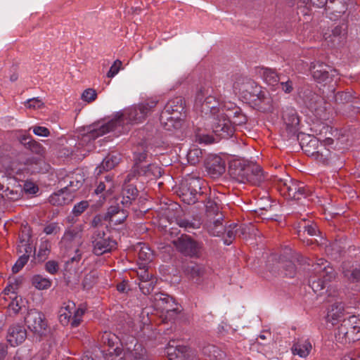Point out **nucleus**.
Masks as SVG:
<instances>
[{
  "label": "nucleus",
  "mask_w": 360,
  "mask_h": 360,
  "mask_svg": "<svg viewBox=\"0 0 360 360\" xmlns=\"http://www.w3.org/2000/svg\"><path fill=\"white\" fill-rule=\"evenodd\" d=\"M157 103V101L149 99L136 106L129 108L125 113L117 112L110 121L101 125L98 124L96 127H94L89 133L84 135L82 142L95 140L100 136L115 131L117 127L124 124L125 117L131 122H141L153 110Z\"/></svg>",
  "instance_id": "f257e3e1"
},
{
  "label": "nucleus",
  "mask_w": 360,
  "mask_h": 360,
  "mask_svg": "<svg viewBox=\"0 0 360 360\" xmlns=\"http://www.w3.org/2000/svg\"><path fill=\"white\" fill-rule=\"evenodd\" d=\"M185 110V101L181 96L170 99L160 116L163 128L169 131L179 129L182 126V114Z\"/></svg>",
  "instance_id": "f03ea898"
},
{
  "label": "nucleus",
  "mask_w": 360,
  "mask_h": 360,
  "mask_svg": "<svg viewBox=\"0 0 360 360\" xmlns=\"http://www.w3.org/2000/svg\"><path fill=\"white\" fill-rule=\"evenodd\" d=\"M336 277V272L329 262L323 258L317 259L312 264V274L309 283L315 293L321 295L326 284Z\"/></svg>",
  "instance_id": "7ed1b4c3"
},
{
  "label": "nucleus",
  "mask_w": 360,
  "mask_h": 360,
  "mask_svg": "<svg viewBox=\"0 0 360 360\" xmlns=\"http://www.w3.org/2000/svg\"><path fill=\"white\" fill-rule=\"evenodd\" d=\"M335 341L342 345H349L360 340V316H350L338 326L335 334Z\"/></svg>",
  "instance_id": "20e7f679"
},
{
  "label": "nucleus",
  "mask_w": 360,
  "mask_h": 360,
  "mask_svg": "<svg viewBox=\"0 0 360 360\" xmlns=\"http://www.w3.org/2000/svg\"><path fill=\"white\" fill-rule=\"evenodd\" d=\"M215 199L209 198L205 202V227L210 235H220L224 231V216Z\"/></svg>",
  "instance_id": "39448f33"
},
{
  "label": "nucleus",
  "mask_w": 360,
  "mask_h": 360,
  "mask_svg": "<svg viewBox=\"0 0 360 360\" xmlns=\"http://www.w3.org/2000/svg\"><path fill=\"white\" fill-rule=\"evenodd\" d=\"M203 182L200 178L191 175L182 180L179 186V195L182 200L188 205L198 201L203 194L202 191Z\"/></svg>",
  "instance_id": "423d86ee"
},
{
  "label": "nucleus",
  "mask_w": 360,
  "mask_h": 360,
  "mask_svg": "<svg viewBox=\"0 0 360 360\" xmlns=\"http://www.w3.org/2000/svg\"><path fill=\"white\" fill-rule=\"evenodd\" d=\"M219 101L215 97L208 95V91L200 89L195 99L194 108L202 117L212 118L221 110L219 108Z\"/></svg>",
  "instance_id": "0eeeda50"
},
{
  "label": "nucleus",
  "mask_w": 360,
  "mask_h": 360,
  "mask_svg": "<svg viewBox=\"0 0 360 360\" xmlns=\"http://www.w3.org/2000/svg\"><path fill=\"white\" fill-rule=\"evenodd\" d=\"M277 186L281 193L289 198L299 200L311 195L312 191L303 183L292 179H279Z\"/></svg>",
  "instance_id": "6e6552de"
},
{
  "label": "nucleus",
  "mask_w": 360,
  "mask_h": 360,
  "mask_svg": "<svg viewBox=\"0 0 360 360\" xmlns=\"http://www.w3.org/2000/svg\"><path fill=\"white\" fill-rule=\"evenodd\" d=\"M91 243L93 252L96 255H102L116 248L117 243L110 236H107L104 231L96 229L92 234Z\"/></svg>",
  "instance_id": "1a4fd4ad"
},
{
  "label": "nucleus",
  "mask_w": 360,
  "mask_h": 360,
  "mask_svg": "<svg viewBox=\"0 0 360 360\" xmlns=\"http://www.w3.org/2000/svg\"><path fill=\"white\" fill-rule=\"evenodd\" d=\"M212 119V129L216 136L221 139H229L233 135L234 126L229 117L223 110Z\"/></svg>",
  "instance_id": "9d476101"
},
{
  "label": "nucleus",
  "mask_w": 360,
  "mask_h": 360,
  "mask_svg": "<svg viewBox=\"0 0 360 360\" xmlns=\"http://www.w3.org/2000/svg\"><path fill=\"white\" fill-rule=\"evenodd\" d=\"M25 321L28 328L39 336L44 335L48 332L45 316L37 309H30L25 317Z\"/></svg>",
  "instance_id": "9b49d317"
},
{
  "label": "nucleus",
  "mask_w": 360,
  "mask_h": 360,
  "mask_svg": "<svg viewBox=\"0 0 360 360\" xmlns=\"http://www.w3.org/2000/svg\"><path fill=\"white\" fill-rule=\"evenodd\" d=\"M235 91H238L245 98L252 100L259 93L260 86L247 77L238 76L233 85Z\"/></svg>",
  "instance_id": "f8f14e48"
},
{
  "label": "nucleus",
  "mask_w": 360,
  "mask_h": 360,
  "mask_svg": "<svg viewBox=\"0 0 360 360\" xmlns=\"http://www.w3.org/2000/svg\"><path fill=\"white\" fill-rule=\"evenodd\" d=\"M172 243L177 250L186 256H196L200 249L199 243L187 235H181Z\"/></svg>",
  "instance_id": "ddd939ff"
},
{
  "label": "nucleus",
  "mask_w": 360,
  "mask_h": 360,
  "mask_svg": "<svg viewBox=\"0 0 360 360\" xmlns=\"http://www.w3.org/2000/svg\"><path fill=\"white\" fill-rule=\"evenodd\" d=\"M165 354L169 360H195V356L188 347L175 345L174 340L168 343Z\"/></svg>",
  "instance_id": "4468645a"
},
{
  "label": "nucleus",
  "mask_w": 360,
  "mask_h": 360,
  "mask_svg": "<svg viewBox=\"0 0 360 360\" xmlns=\"http://www.w3.org/2000/svg\"><path fill=\"white\" fill-rule=\"evenodd\" d=\"M248 163H245L239 160H235L230 163L229 167V174L231 178L238 183H247V175L248 172H252L255 168H248Z\"/></svg>",
  "instance_id": "2eb2a0df"
},
{
  "label": "nucleus",
  "mask_w": 360,
  "mask_h": 360,
  "mask_svg": "<svg viewBox=\"0 0 360 360\" xmlns=\"http://www.w3.org/2000/svg\"><path fill=\"white\" fill-rule=\"evenodd\" d=\"M294 261H297L299 263H302V257L301 255L297 252H294L291 255L290 260L283 259L279 258V261L277 262L276 266L271 267V270L275 271L277 269H282L284 276L289 278H294L297 274V269L294 264Z\"/></svg>",
  "instance_id": "dca6fc26"
},
{
  "label": "nucleus",
  "mask_w": 360,
  "mask_h": 360,
  "mask_svg": "<svg viewBox=\"0 0 360 360\" xmlns=\"http://www.w3.org/2000/svg\"><path fill=\"white\" fill-rule=\"evenodd\" d=\"M331 68L321 62L311 63L310 71L315 81L319 83H328L330 80V70Z\"/></svg>",
  "instance_id": "f3484780"
},
{
  "label": "nucleus",
  "mask_w": 360,
  "mask_h": 360,
  "mask_svg": "<svg viewBox=\"0 0 360 360\" xmlns=\"http://www.w3.org/2000/svg\"><path fill=\"white\" fill-rule=\"evenodd\" d=\"M27 338V330L20 324H14L9 327L7 334V341L13 346H17L23 342Z\"/></svg>",
  "instance_id": "a211bd4d"
},
{
  "label": "nucleus",
  "mask_w": 360,
  "mask_h": 360,
  "mask_svg": "<svg viewBox=\"0 0 360 360\" xmlns=\"http://www.w3.org/2000/svg\"><path fill=\"white\" fill-rule=\"evenodd\" d=\"M304 101L307 108L311 111L318 113L326 109L324 98L311 91L309 90L304 92Z\"/></svg>",
  "instance_id": "6ab92c4d"
},
{
  "label": "nucleus",
  "mask_w": 360,
  "mask_h": 360,
  "mask_svg": "<svg viewBox=\"0 0 360 360\" xmlns=\"http://www.w3.org/2000/svg\"><path fill=\"white\" fill-rule=\"evenodd\" d=\"M209 174L213 178H217L225 172V162L219 156L210 158L205 163Z\"/></svg>",
  "instance_id": "aec40b11"
},
{
  "label": "nucleus",
  "mask_w": 360,
  "mask_h": 360,
  "mask_svg": "<svg viewBox=\"0 0 360 360\" xmlns=\"http://www.w3.org/2000/svg\"><path fill=\"white\" fill-rule=\"evenodd\" d=\"M282 118L288 129L290 131H295L300 124V118L297 111L292 107H286L282 115Z\"/></svg>",
  "instance_id": "412c9836"
},
{
  "label": "nucleus",
  "mask_w": 360,
  "mask_h": 360,
  "mask_svg": "<svg viewBox=\"0 0 360 360\" xmlns=\"http://www.w3.org/2000/svg\"><path fill=\"white\" fill-rule=\"evenodd\" d=\"M84 181V175L83 172H78L74 173L72 175L68 176L64 182L66 184L63 189L67 193H73L79 189L83 185Z\"/></svg>",
  "instance_id": "4be33fe9"
},
{
  "label": "nucleus",
  "mask_w": 360,
  "mask_h": 360,
  "mask_svg": "<svg viewBox=\"0 0 360 360\" xmlns=\"http://www.w3.org/2000/svg\"><path fill=\"white\" fill-rule=\"evenodd\" d=\"M347 25L341 24L337 25L333 30L332 33L326 38L333 46H339L344 42L347 38Z\"/></svg>",
  "instance_id": "5701e85b"
},
{
  "label": "nucleus",
  "mask_w": 360,
  "mask_h": 360,
  "mask_svg": "<svg viewBox=\"0 0 360 360\" xmlns=\"http://www.w3.org/2000/svg\"><path fill=\"white\" fill-rule=\"evenodd\" d=\"M312 346L308 339L298 338L294 342L291 351L293 355H298L301 358H306L310 353Z\"/></svg>",
  "instance_id": "b1692460"
},
{
  "label": "nucleus",
  "mask_w": 360,
  "mask_h": 360,
  "mask_svg": "<svg viewBox=\"0 0 360 360\" xmlns=\"http://www.w3.org/2000/svg\"><path fill=\"white\" fill-rule=\"evenodd\" d=\"M255 168L252 172H248L247 175V183H250L255 186L260 185L266 179V175L262 171V167L255 163L249 162L248 168Z\"/></svg>",
  "instance_id": "393cba45"
},
{
  "label": "nucleus",
  "mask_w": 360,
  "mask_h": 360,
  "mask_svg": "<svg viewBox=\"0 0 360 360\" xmlns=\"http://www.w3.org/2000/svg\"><path fill=\"white\" fill-rule=\"evenodd\" d=\"M138 193L139 191L135 186L133 184H124L122 191V205L124 207H129L131 205L132 202L136 199Z\"/></svg>",
  "instance_id": "a878e982"
},
{
  "label": "nucleus",
  "mask_w": 360,
  "mask_h": 360,
  "mask_svg": "<svg viewBox=\"0 0 360 360\" xmlns=\"http://www.w3.org/2000/svg\"><path fill=\"white\" fill-rule=\"evenodd\" d=\"M259 93L255 98H252V101L255 103V105H258L260 108L264 110H271L272 108V99L266 90H263L260 86L259 90Z\"/></svg>",
  "instance_id": "bb28decb"
},
{
  "label": "nucleus",
  "mask_w": 360,
  "mask_h": 360,
  "mask_svg": "<svg viewBox=\"0 0 360 360\" xmlns=\"http://www.w3.org/2000/svg\"><path fill=\"white\" fill-rule=\"evenodd\" d=\"M259 73L262 77L264 82L271 86H275L278 84V82L281 79L280 76L278 75L276 71L274 69L268 68H262Z\"/></svg>",
  "instance_id": "cd10ccee"
},
{
  "label": "nucleus",
  "mask_w": 360,
  "mask_h": 360,
  "mask_svg": "<svg viewBox=\"0 0 360 360\" xmlns=\"http://www.w3.org/2000/svg\"><path fill=\"white\" fill-rule=\"evenodd\" d=\"M162 175V169L155 164H148L146 166L139 167V176H144L150 179L158 178Z\"/></svg>",
  "instance_id": "c85d7f7f"
},
{
  "label": "nucleus",
  "mask_w": 360,
  "mask_h": 360,
  "mask_svg": "<svg viewBox=\"0 0 360 360\" xmlns=\"http://www.w3.org/2000/svg\"><path fill=\"white\" fill-rule=\"evenodd\" d=\"M223 226L224 227V231L220 233V235H212L213 236H222L224 238V242L226 245H230L232 243L233 240L237 236V231H236V228L238 227L237 224H231L229 226L226 224L223 223Z\"/></svg>",
  "instance_id": "c756f323"
},
{
  "label": "nucleus",
  "mask_w": 360,
  "mask_h": 360,
  "mask_svg": "<svg viewBox=\"0 0 360 360\" xmlns=\"http://www.w3.org/2000/svg\"><path fill=\"white\" fill-rule=\"evenodd\" d=\"M68 193L61 188L58 193L51 195L49 198V202L53 205L62 206L65 204H68L72 200V196L70 195L66 197Z\"/></svg>",
  "instance_id": "7c9ffc66"
},
{
  "label": "nucleus",
  "mask_w": 360,
  "mask_h": 360,
  "mask_svg": "<svg viewBox=\"0 0 360 360\" xmlns=\"http://www.w3.org/2000/svg\"><path fill=\"white\" fill-rule=\"evenodd\" d=\"M356 98L352 89L344 91H338L335 95V101L337 105L342 106L345 104L353 103Z\"/></svg>",
  "instance_id": "2f4dec72"
},
{
  "label": "nucleus",
  "mask_w": 360,
  "mask_h": 360,
  "mask_svg": "<svg viewBox=\"0 0 360 360\" xmlns=\"http://www.w3.org/2000/svg\"><path fill=\"white\" fill-rule=\"evenodd\" d=\"M131 351H124L122 348L116 347L112 351L107 350L104 357L105 360H126L131 356Z\"/></svg>",
  "instance_id": "473e14b6"
},
{
  "label": "nucleus",
  "mask_w": 360,
  "mask_h": 360,
  "mask_svg": "<svg viewBox=\"0 0 360 360\" xmlns=\"http://www.w3.org/2000/svg\"><path fill=\"white\" fill-rule=\"evenodd\" d=\"M21 143L32 153L42 155L44 153V148L39 142L32 139L30 136H23L21 139Z\"/></svg>",
  "instance_id": "72a5a7b5"
},
{
  "label": "nucleus",
  "mask_w": 360,
  "mask_h": 360,
  "mask_svg": "<svg viewBox=\"0 0 360 360\" xmlns=\"http://www.w3.org/2000/svg\"><path fill=\"white\" fill-rule=\"evenodd\" d=\"M75 304L72 302H68L67 305L62 307L59 311V321L63 325H68L70 322L72 310L75 309Z\"/></svg>",
  "instance_id": "f704fd0d"
},
{
  "label": "nucleus",
  "mask_w": 360,
  "mask_h": 360,
  "mask_svg": "<svg viewBox=\"0 0 360 360\" xmlns=\"http://www.w3.org/2000/svg\"><path fill=\"white\" fill-rule=\"evenodd\" d=\"M148 151L143 144L138 146L134 151V166L139 167L141 163L146 160L148 157Z\"/></svg>",
  "instance_id": "c9c22d12"
},
{
  "label": "nucleus",
  "mask_w": 360,
  "mask_h": 360,
  "mask_svg": "<svg viewBox=\"0 0 360 360\" xmlns=\"http://www.w3.org/2000/svg\"><path fill=\"white\" fill-rule=\"evenodd\" d=\"M230 115H228L229 118H232V124L233 125H243L245 124L248 118L245 114L243 113L242 110L239 108H235L233 110L230 111Z\"/></svg>",
  "instance_id": "e433bc0d"
},
{
  "label": "nucleus",
  "mask_w": 360,
  "mask_h": 360,
  "mask_svg": "<svg viewBox=\"0 0 360 360\" xmlns=\"http://www.w3.org/2000/svg\"><path fill=\"white\" fill-rule=\"evenodd\" d=\"M298 230V236H304L305 233H307V235L313 236L316 235L317 232V226L316 224L313 222L304 221L303 223H301L299 226Z\"/></svg>",
  "instance_id": "4c0bfd02"
},
{
  "label": "nucleus",
  "mask_w": 360,
  "mask_h": 360,
  "mask_svg": "<svg viewBox=\"0 0 360 360\" xmlns=\"http://www.w3.org/2000/svg\"><path fill=\"white\" fill-rule=\"evenodd\" d=\"M138 258L145 265L153 260V252L148 245L143 244L138 251Z\"/></svg>",
  "instance_id": "58836bf2"
},
{
  "label": "nucleus",
  "mask_w": 360,
  "mask_h": 360,
  "mask_svg": "<svg viewBox=\"0 0 360 360\" xmlns=\"http://www.w3.org/2000/svg\"><path fill=\"white\" fill-rule=\"evenodd\" d=\"M51 281L41 275H34L32 278V284L38 290H46L51 286Z\"/></svg>",
  "instance_id": "ea45409f"
},
{
  "label": "nucleus",
  "mask_w": 360,
  "mask_h": 360,
  "mask_svg": "<svg viewBox=\"0 0 360 360\" xmlns=\"http://www.w3.org/2000/svg\"><path fill=\"white\" fill-rule=\"evenodd\" d=\"M117 163L118 160L117 157H106L101 165L96 167V174L99 175L103 171L112 169Z\"/></svg>",
  "instance_id": "a19ab883"
},
{
  "label": "nucleus",
  "mask_w": 360,
  "mask_h": 360,
  "mask_svg": "<svg viewBox=\"0 0 360 360\" xmlns=\"http://www.w3.org/2000/svg\"><path fill=\"white\" fill-rule=\"evenodd\" d=\"M186 271L193 279L198 280L205 274L204 267L198 264H191L187 266Z\"/></svg>",
  "instance_id": "79ce46f5"
},
{
  "label": "nucleus",
  "mask_w": 360,
  "mask_h": 360,
  "mask_svg": "<svg viewBox=\"0 0 360 360\" xmlns=\"http://www.w3.org/2000/svg\"><path fill=\"white\" fill-rule=\"evenodd\" d=\"M186 156L188 162L192 165H195L202 159V150L195 146L192 147L188 151Z\"/></svg>",
  "instance_id": "37998d69"
},
{
  "label": "nucleus",
  "mask_w": 360,
  "mask_h": 360,
  "mask_svg": "<svg viewBox=\"0 0 360 360\" xmlns=\"http://www.w3.org/2000/svg\"><path fill=\"white\" fill-rule=\"evenodd\" d=\"M178 224L187 230L199 229L202 222L199 218L179 219Z\"/></svg>",
  "instance_id": "c03bdc74"
},
{
  "label": "nucleus",
  "mask_w": 360,
  "mask_h": 360,
  "mask_svg": "<svg viewBox=\"0 0 360 360\" xmlns=\"http://www.w3.org/2000/svg\"><path fill=\"white\" fill-rule=\"evenodd\" d=\"M309 138L310 139L307 143V144H304V143L302 141L300 143V145L302 150H304L306 153L312 155L316 154L315 153L319 148V141L315 137L309 136Z\"/></svg>",
  "instance_id": "a18cd8bd"
},
{
  "label": "nucleus",
  "mask_w": 360,
  "mask_h": 360,
  "mask_svg": "<svg viewBox=\"0 0 360 360\" xmlns=\"http://www.w3.org/2000/svg\"><path fill=\"white\" fill-rule=\"evenodd\" d=\"M344 311V305L341 302H335L331 305V308L328 311V316L333 320L340 318Z\"/></svg>",
  "instance_id": "49530a36"
},
{
  "label": "nucleus",
  "mask_w": 360,
  "mask_h": 360,
  "mask_svg": "<svg viewBox=\"0 0 360 360\" xmlns=\"http://www.w3.org/2000/svg\"><path fill=\"white\" fill-rule=\"evenodd\" d=\"M82 229L79 226L72 227L67 230L62 238L63 243H69L75 240L79 236Z\"/></svg>",
  "instance_id": "de8ad7c7"
},
{
  "label": "nucleus",
  "mask_w": 360,
  "mask_h": 360,
  "mask_svg": "<svg viewBox=\"0 0 360 360\" xmlns=\"http://www.w3.org/2000/svg\"><path fill=\"white\" fill-rule=\"evenodd\" d=\"M203 353L210 357L212 360L220 359L223 354L219 349L212 345H207L203 348Z\"/></svg>",
  "instance_id": "09e8293b"
},
{
  "label": "nucleus",
  "mask_w": 360,
  "mask_h": 360,
  "mask_svg": "<svg viewBox=\"0 0 360 360\" xmlns=\"http://www.w3.org/2000/svg\"><path fill=\"white\" fill-rule=\"evenodd\" d=\"M155 284H156V280L155 278H150L147 281L139 282V286L141 291L144 295H149L154 290Z\"/></svg>",
  "instance_id": "8fccbe9b"
},
{
  "label": "nucleus",
  "mask_w": 360,
  "mask_h": 360,
  "mask_svg": "<svg viewBox=\"0 0 360 360\" xmlns=\"http://www.w3.org/2000/svg\"><path fill=\"white\" fill-rule=\"evenodd\" d=\"M131 356L133 360H150L147 355L146 349L143 348L141 345H135L133 351H131Z\"/></svg>",
  "instance_id": "3c124183"
},
{
  "label": "nucleus",
  "mask_w": 360,
  "mask_h": 360,
  "mask_svg": "<svg viewBox=\"0 0 360 360\" xmlns=\"http://www.w3.org/2000/svg\"><path fill=\"white\" fill-rule=\"evenodd\" d=\"M22 188L18 186L15 188H6L4 190V196L8 200L15 201L18 200L21 196Z\"/></svg>",
  "instance_id": "603ef678"
},
{
  "label": "nucleus",
  "mask_w": 360,
  "mask_h": 360,
  "mask_svg": "<svg viewBox=\"0 0 360 360\" xmlns=\"http://www.w3.org/2000/svg\"><path fill=\"white\" fill-rule=\"evenodd\" d=\"M343 274L348 281L352 283H360V267L343 270Z\"/></svg>",
  "instance_id": "864d4df0"
},
{
  "label": "nucleus",
  "mask_w": 360,
  "mask_h": 360,
  "mask_svg": "<svg viewBox=\"0 0 360 360\" xmlns=\"http://www.w3.org/2000/svg\"><path fill=\"white\" fill-rule=\"evenodd\" d=\"M117 337L115 334H112L109 332H104L101 338L100 341L103 345H107L109 347V350L112 349L115 345V341L117 340Z\"/></svg>",
  "instance_id": "5fc2aeb1"
},
{
  "label": "nucleus",
  "mask_w": 360,
  "mask_h": 360,
  "mask_svg": "<svg viewBox=\"0 0 360 360\" xmlns=\"http://www.w3.org/2000/svg\"><path fill=\"white\" fill-rule=\"evenodd\" d=\"M155 300L158 302L157 304L161 308L166 304L176 305L174 299L166 294H156Z\"/></svg>",
  "instance_id": "6e6d98bb"
},
{
  "label": "nucleus",
  "mask_w": 360,
  "mask_h": 360,
  "mask_svg": "<svg viewBox=\"0 0 360 360\" xmlns=\"http://www.w3.org/2000/svg\"><path fill=\"white\" fill-rule=\"evenodd\" d=\"M97 98L96 91L94 89L89 88L85 89L81 96V99L86 103H91Z\"/></svg>",
  "instance_id": "4d7b16f0"
},
{
  "label": "nucleus",
  "mask_w": 360,
  "mask_h": 360,
  "mask_svg": "<svg viewBox=\"0 0 360 360\" xmlns=\"http://www.w3.org/2000/svg\"><path fill=\"white\" fill-rule=\"evenodd\" d=\"M106 182L100 181L97 188L95 190V193L96 194H99L103 193L105 189L108 191H110L113 187V184L111 181V179L109 176L105 177Z\"/></svg>",
  "instance_id": "13d9d810"
},
{
  "label": "nucleus",
  "mask_w": 360,
  "mask_h": 360,
  "mask_svg": "<svg viewBox=\"0 0 360 360\" xmlns=\"http://www.w3.org/2000/svg\"><path fill=\"white\" fill-rule=\"evenodd\" d=\"M96 280H97V276H96V273L91 272V273L86 274L84 276V280L82 281V285H83L84 289H86V290L90 289L93 286V285L96 282Z\"/></svg>",
  "instance_id": "bf43d9fd"
},
{
  "label": "nucleus",
  "mask_w": 360,
  "mask_h": 360,
  "mask_svg": "<svg viewBox=\"0 0 360 360\" xmlns=\"http://www.w3.org/2000/svg\"><path fill=\"white\" fill-rule=\"evenodd\" d=\"M122 209H121L118 205H112L110 206L104 216L105 221H111L121 212Z\"/></svg>",
  "instance_id": "052dcab7"
},
{
  "label": "nucleus",
  "mask_w": 360,
  "mask_h": 360,
  "mask_svg": "<svg viewBox=\"0 0 360 360\" xmlns=\"http://www.w3.org/2000/svg\"><path fill=\"white\" fill-rule=\"evenodd\" d=\"M89 207V202L86 200H82L76 204L72 209V214L75 217L81 215Z\"/></svg>",
  "instance_id": "680f3d73"
},
{
  "label": "nucleus",
  "mask_w": 360,
  "mask_h": 360,
  "mask_svg": "<svg viewBox=\"0 0 360 360\" xmlns=\"http://www.w3.org/2000/svg\"><path fill=\"white\" fill-rule=\"evenodd\" d=\"M74 316L72 319L70 324L72 327H77L81 322V318L84 314V309L78 308L74 311Z\"/></svg>",
  "instance_id": "e2e57ef3"
},
{
  "label": "nucleus",
  "mask_w": 360,
  "mask_h": 360,
  "mask_svg": "<svg viewBox=\"0 0 360 360\" xmlns=\"http://www.w3.org/2000/svg\"><path fill=\"white\" fill-rule=\"evenodd\" d=\"M122 63L120 60H116L111 65L109 71L107 72V77L109 78L114 77L122 68Z\"/></svg>",
  "instance_id": "0e129e2a"
},
{
  "label": "nucleus",
  "mask_w": 360,
  "mask_h": 360,
  "mask_svg": "<svg viewBox=\"0 0 360 360\" xmlns=\"http://www.w3.org/2000/svg\"><path fill=\"white\" fill-rule=\"evenodd\" d=\"M50 248L51 245L49 242L45 241L41 243L38 251V257L41 258V259H44L50 252Z\"/></svg>",
  "instance_id": "69168bd1"
},
{
  "label": "nucleus",
  "mask_w": 360,
  "mask_h": 360,
  "mask_svg": "<svg viewBox=\"0 0 360 360\" xmlns=\"http://www.w3.org/2000/svg\"><path fill=\"white\" fill-rule=\"evenodd\" d=\"M28 259L29 257L27 255L20 256L15 264L12 267L13 272L18 273L27 262Z\"/></svg>",
  "instance_id": "338daca9"
},
{
  "label": "nucleus",
  "mask_w": 360,
  "mask_h": 360,
  "mask_svg": "<svg viewBox=\"0 0 360 360\" xmlns=\"http://www.w3.org/2000/svg\"><path fill=\"white\" fill-rule=\"evenodd\" d=\"M282 91L285 94H290L294 90L293 82L290 79H288L286 81H281L278 82Z\"/></svg>",
  "instance_id": "774afa93"
}]
</instances>
